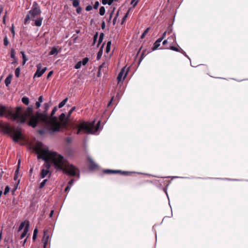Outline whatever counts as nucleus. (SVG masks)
Masks as SVG:
<instances>
[{"mask_svg": "<svg viewBox=\"0 0 248 248\" xmlns=\"http://www.w3.org/2000/svg\"><path fill=\"white\" fill-rule=\"evenodd\" d=\"M34 150L37 155L38 159H42L45 161L40 174L42 179L45 178L48 174L49 177L51 176L49 161H51L56 170H62L71 176H78V178L79 177L78 169L72 164H67L62 155L55 152L50 151L47 148L39 146L35 147Z\"/></svg>", "mask_w": 248, "mask_h": 248, "instance_id": "nucleus-1", "label": "nucleus"}, {"mask_svg": "<svg viewBox=\"0 0 248 248\" xmlns=\"http://www.w3.org/2000/svg\"><path fill=\"white\" fill-rule=\"evenodd\" d=\"M57 109V107L53 108L51 115H48L47 120L44 121L42 125V128L38 130L39 134L43 135L48 133L50 135H53L56 132L60 131L61 124L59 122L58 118L54 116Z\"/></svg>", "mask_w": 248, "mask_h": 248, "instance_id": "nucleus-2", "label": "nucleus"}, {"mask_svg": "<svg viewBox=\"0 0 248 248\" xmlns=\"http://www.w3.org/2000/svg\"><path fill=\"white\" fill-rule=\"evenodd\" d=\"M43 107L44 109L43 112H40L37 111L35 115L31 116L28 123L29 126L35 128L36 127L37 125L39 124L42 126L44 122L47 120V118H48L47 111L49 108V105L48 103H46L44 104Z\"/></svg>", "mask_w": 248, "mask_h": 248, "instance_id": "nucleus-3", "label": "nucleus"}, {"mask_svg": "<svg viewBox=\"0 0 248 248\" xmlns=\"http://www.w3.org/2000/svg\"><path fill=\"white\" fill-rule=\"evenodd\" d=\"M101 122L99 121L95 125V121L91 123L83 122L81 123L78 126L77 134L81 133H87L95 134L100 128Z\"/></svg>", "mask_w": 248, "mask_h": 248, "instance_id": "nucleus-4", "label": "nucleus"}, {"mask_svg": "<svg viewBox=\"0 0 248 248\" xmlns=\"http://www.w3.org/2000/svg\"><path fill=\"white\" fill-rule=\"evenodd\" d=\"M5 115L6 117H10L12 120L19 124L25 123L27 120V116L25 114H22V108L20 106L16 108L15 113L11 110H6Z\"/></svg>", "mask_w": 248, "mask_h": 248, "instance_id": "nucleus-5", "label": "nucleus"}, {"mask_svg": "<svg viewBox=\"0 0 248 248\" xmlns=\"http://www.w3.org/2000/svg\"><path fill=\"white\" fill-rule=\"evenodd\" d=\"M41 13L42 11L39 5L36 1H34L29 14L26 15L24 19V24H27L30 20H34V18L40 16Z\"/></svg>", "mask_w": 248, "mask_h": 248, "instance_id": "nucleus-6", "label": "nucleus"}, {"mask_svg": "<svg viewBox=\"0 0 248 248\" xmlns=\"http://www.w3.org/2000/svg\"><path fill=\"white\" fill-rule=\"evenodd\" d=\"M69 117H68V115L66 117L65 114L64 113H62L59 116V122L61 124V128L62 127H66L69 122Z\"/></svg>", "mask_w": 248, "mask_h": 248, "instance_id": "nucleus-7", "label": "nucleus"}, {"mask_svg": "<svg viewBox=\"0 0 248 248\" xmlns=\"http://www.w3.org/2000/svg\"><path fill=\"white\" fill-rule=\"evenodd\" d=\"M42 64L39 63L37 64V71L35 72L34 77H37L38 78L40 77L46 70L47 68L46 67H44L42 69Z\"/></svg>", "mask_w": 248, "mask_h": 248, "instance_id": "nucleus-8", "label": "nucleus"}, {"mask_svg": "<svg viewBox=\"0 0 248 248\" xmlns=\"http://www.w3.org/2000/svg\"><path fill=\"white\" fill-rule=\"evenodd\" d=\"M103 172H104V173L108 174H112V173H121V174L125 175H128L129 174H130L131 173L130 172H129V171H122L120 170H109V169L105 170L103 171Z\"/></svg>", "mask_w": 248, "mask_h": 248, "instance_id": "nucleus-9", "label": "nucleus"}, {"mask_svg": "<svg viewBox=\"0 0 248 248\" xmlns=\"http://www.w3.org/2000/svg\"><path fill=\"white\" fill-rule=\"evenodd\" d=\"M125 67L122 68L118 75L117 79L118 82L121 81L122 80H124L127 75L128 71L125 72Z\"/></svg>", "mask_w": 248, "mask_h": 248, "instance_id": "nucleus-10", "label": "nucleus"}, {"mask_svg": "<svg viewBox=\"0 0 248 248\" xmlns=\"http://www.w3.org/2000/svg\"><path fill=\"white\" fill-rule=\"evenodd\" d=\"M49 242V236L46 231H44V236L42 238V243H43V248H46L47 244Z\"/></svg>", "mask_w": 248, "mask_h": 248, "instance_id": "nucleus-11", "label": "nucleus"}, {"mask_svg": "<svg viewBox=\"0 0 248 248\" xmlns=\"http://www.w3.org/2000/svg\"><path fill=\"white\" fill-rule=\"evenodd\" d=\"M22 139V135L21 132L16 130L13 133V139L15 142H17Z\"/></svg>", "mask_w": 248, "mask_h": 248, "instance_id": "nucleus-12", "label": "nucleus"}, {"mask_svg": "<svg viewBox=\"0 0 248 248\" xmlns=\"http://www.w3.org/2000/svg\"><path fill=\"white\" fill-rule=\"evenodd\" d=\"M88 160L90 162L89 169L91 170H94L97 169L98 165L93 161L90 156L88 157Z\"/></svg>", "mask_w": 248, "mask_h": 248, "instance_id": "nucleus-13", "label": "nucleus"}, {"mask_svg": "<svg viewBox=\"0 0 248 248\" xmlns=\"http://www.w3.org/2000/svg\"><path fill=\"white\" fill-rule=\"evenodd\" d=\"M29 226H30V224H29V222L26 224L24 229V230H23V232L22 233L21 236H20V239H23L24 237H25L26 236V235L27 234V233L28 232H29Z\"/></svg>", "mask_w": 248, "mask_h": 248, "instance_id": "nucleus-14", "label": "nucleus"}, {"mask_svg": "<svg viewBox=\"0 0 248 248\" xmlns=\"http://www.w3.org/2000/svg\"><path fill=\"white\" fill-rule=\"evenodd\" d=\"M34 22V25L36 27H40L42 25V21L43 20V17H39L36 19L34 18V20H32Z\"/></svg>", "mask_w": 248, "mask_h": 248, "instance_id": "nucleus-15", "label": "nucleus"}, {"mask_svg": "<svg viewBox=\"0 0 248 248\" xmlns=\"http://www.w3.org/2000/svg\"><path fill=\"white\" fill-rule=\"evenodd\" d=\"M104 45H105V43H103V45H102V46H101L100 50H99V51L98 52V53L97 54L96 59L97 60H99V59H100V58H101V57L102 56L103 47H104Z\"/></svg>", "mask_w": 248, "mask_h": 248, "instance_id": "nucleus-16", "label": "nucleus"}, {"mask_svg": "<svg viewBox=\"0 0 248 248\" xmlns=\"http://www.w3.org/2000/svg\"><path fill=\"white\" fill-rule=\"evenodd\" d=\"M32 108L31 107H29L27 108L26 111L23 112L22 114H25L27 116V118L30 116V115L32 114Z\"/></svg>", "mask_w": 248, "mask_h": 248, "instance_id": "nucleus-17", "label": "nucleus"}, {"mask_svg": "<svg viewBox=\"0 0 248 248\" xmlns=\"http://www.w3.org/2000/svg\"><path fill=\"white\" fill-rule=\"evenodd\" d=\"M6 111V108L3 105H0V117L4 116Z\"/></svg>", "mask_w": 248, "mask_h": 248, "instance_id": "nucleus-18", "label": "nucleus"}, {"mask_svg": "<svg viewBox=\"0 0 248 248\" xmlns=\"http://www.w3.org/2000/svg\"><path fill=\"white\" fill-rule=\"evenodd\" d=\"M12 78V75H9L5 80V84L6 86H8L11 83Z\"/></svg>", "mask_w": 248, "mask_h": 248, "instance_id": "nucleus-19", "label": "nucleus"}, {"mask_svg": "<svg viewBox=\"0 0 248 248\" xmlns=\"http://www.w3.org/2000/svg\"><path fill=\"white\" fill-rule=\"evenodd\" d=\"M59 53L58 49L56 47H54L52 48L51 51L49 52V54L50 55H57Z\"/></svg>", "mask_w": 248, "mask_h": 248, "instance_id": "nucleus-20", "label": "nucleus"}, {"mask_svg": "<svg viewBox=\"0 0 248 248\" xmlns=\"http://www.w3.org/2000/svg\"><path fill=\"white\" fill-rule=\"evenodd\" d=\"M20 163V160H19L18 161V168H17V169L16 170L15 176H14V180H16V179L18 178V174Z\"/></svg>", "mask_w": 248, "mask_h": 248, "instance_id": "nucleus-21", "label": "nucleus"}, {"mask_svg": "<svg viewBox=\"0 0 248 248\" xmlns=\"http://www.w3.org/2000/svg\"><path fill=\"white\" fill-rule=\"evenodd\" d=\"M104 34L103 33H101L99 35L98 42L97 44V47L99 46V45L101 44L104 39Z\"/></svg>", "mask_w": 248, "mask_h": 248, "instance_id": "nucleus-22", "label": "nucleus"}, {"mask_svg": "<svg viewBox=\"0 0 248 248\" xmlns=\"http://www.w3.org/2000/svg\"><path fill=\"white\" fill-rule=\"evenodd\" d=\"M20 53L22 54V58H23L22 64L24 65L26 63V62L28 61V59L26 58V56L23 51H21Z\"/></svg>", "mask_w": 248, "mask_h": 248, "instance_id": "nucleus-23", "label": "nucleus"}, {"mask_svg": "<svg viewBox=\"0 0 248 248\" xmlns=\"http://www.w3.org/2000/svg\"><path fill=\"white\" fill-rule=\"evenodd\" d=\"M22 102L26 105H28L29 104V99L26 96H24L22 98Z\"/></svg>", "mask_w": 248, "mask_h": 248, "instance_id": "nucleus-24", "label": "nucleus"}, {"mask_svg": "<svg viewBox=\"0 0 248 248\" xmlns=\"http://www.w3.org/2000/svg\"><path fill=\"white\" fill-rule=\"evenodd\" d=\"M68 98H66L64 100H63L61 102H60L59 104V108H62L63 107L65 104H66V102L67 101Z\"/></svg>", "mask_w": 248, "mask_h": 248, "instance_id": "nucleus-25", "label": "nucleus"}, {"mask_svg": "<svg viewBox=\"0 0 248 248\" xmlns=\"http://www.w3.org/2000/svg\"><path fill=\"white\" fill-rule=\"evenodd\" d=\"M160 43H158L156 41H155L154 44V46L152 48V50L155 51L156 49L158 48V47L160 46Z\"/></svg>", "mask_w": 248, "mask_h": 248, "instance_id": "nucleus-26", "label": "nucleus"}, {"mask_svg": "<svg viewBox=\"0 0 248 248\" xmlns=\"http://www.w3.org/2000/svg\"><path fill=\"white\" fill-rule=\"evenodd\" d=\"M105 8L104 6H101L99 9V14L100 16H104L105 14Z\"/></svg>", "mask_w": 248, "mask_h": 248, "instance_id": "nucleus-27", "label": "nucleus"}, {"mask_svg": "<svg viewBox=\"0 0 248 248\" xmlns=\"http://www.w3.org/2000/svg\"><path fill=\"white\" fill-rule=\"evenodd\" d=\"M168 40L170 43H172V42H176V37L175 36H173V35L170 36V37H168Z\"/></svg>", "mask_w": 248, "mask_h": 248, "instance_id": "nucleus-28", "label": "nucleus"}, {"mask_svg": "<svg viewBox=\"0 0 248 248\" xmlns=\"http://www.w3.org/2000/svg\"><path fill=\"white\" fill-rule=\"evenodd\" d=\"M47 181V179H44L40 184L39 188L42 189L46 185V182Z\"/></svg>", "mask_w": 248, "mask_h": 248, "instance_id": "nucleus-29", "label": "nucleus"}, {"mask_svg": "<svg viewBox=\"0 0 248 248\" xmlns=\"http://www.w3.org/2000/svg\"><path fill=\"white\" fill-rule=\"evenodd\" d=\"M20 67H17L16 69L15 70V76L16 78H18L20 75Z\"/></svg>", "mask_w": 248, "mask_h": 248, "instance_id": "nucleus-30", "label": "nucleus"}, {"mask_svg": "<svg viewBox=\"0 0 248 248\" xmlns=\"http://www.w3.org/2000/svg\"><path fill=\"white\" fill-rule=\"evenodd\" d=\"M89 61V59L87 57L84 58L82 61H80L83 65H85Z\"/></svg>", "mask_w": 248, "mask_h": 248, "instance_id": "nucleus-31", "label": "nucleus"}, {"mask_svg": "<svg viewBox=\"0 0 248 248\" xmlns=\"http://www.w3.org/2000/svg\"><path fill=\"white\" fill-rule=\"evenodd\" d=\"M79 5V0H74L73 1V6L74 7H77Z\"/></svg>", "mask_w": 248, "mask_h": 248, "instance_id": "nucleus-32", "label": "nucleus"}, {"mask_svg": "<svg viewBox=\"0 0 248 248\" xmlns=\"http://www.w3.org/2000/svg\"><path fill=\"white\" fill-rule=\"evenodd\" d=\"M150 30V28H147L143 32V33L141 34L140 36L141 39H143L145 36V35Z\"/></svg>", "mask_w": 248, "mask_h": 248, "instance_id": "nucleus-33", "label": "nucleus"}, {"mask_svg": "<svg viewBox=\"0 0 248 248\" xmlns=\"http://www.w3.org/2000/svg\"><path fill=\"white\" fill-rule=\"evenodd\" d=\"M25 226H26L25 222H21L19 226L18 232L21 231L25 227Z\"/></svg>", "mask_w": 248, "mask_h": 248, "instance_id": "nucleus-34", "label": "nucleus"}, {"mask_svg": "<svg viewBox=\"0 0 248 248\" xmlns=\"http://www.w3.org/2000/svg\"><path fill=\"white\" fill-rule=\"evenodd\" d=\"M11 57L12 59H15L16 58V52L15 49H12L11 50Z\"/></svg>", "mask_w": 248, "mask_h": 248, "instance_id": "nucleus-35", "label": "nucleus"}, {"mask_svg": "<svg viewBox=\"0 0 248 248\" xmlns=\"http://www.w3.org/2000/svg\"><path fill=\"white\" fill-rule=\"evenodd\" d=\"M129 11H130V10H129L127 13L125 14V15H124V16L123 17V19H122V24H123V23H124L127 17H128V14H129Z\"/></svg>", "mask_w": 248, "mask_h": 248, "instance_id": "nucleus-36", "label": "nucleus"}, {"mask_svg": "<svg viewBox=\"0 0 248 248\" xmlns=\"http://www.w3.org/2000/svg\"><path fill=\"white\" fill-rule=\"evenodd\" d=\"M140 0H132L131 4H133V7H135Z\"/></svg>", "mask_w": 248, "mask_h": 248, "instance_id": "nucleus-37", "label": "nucleus"}, {"mask_svg": "<svg viewBox=\"0 0 248 248\" xmlns=\"http://www.w3.org/2000/svg\"><path fill=\"white\" fill-rule=\"evenodd\" d=\"M82 65L81 62L79 61L75 65V68L77 69H79Z\"/></svg>", "mask_w": 248, "mask_h": 248, "instance_id": "nucleus-38", "label": "nucleus"}, {"mask_svg": "<svg viewBox=\"0 0 248 248\" xmlns=\"http://www.w3.org/2000/svg\"><path fill=\"white\" fill-rule=\"evenodd\" d=\"M75 108H76L75 107H74L72 108H71V109L68 112V117H69V118L70 117L72 113L75 110Z\"/></svg>", "mask_w": 248, "mask_h": 248, "instance_id": "nucleus-39", "label": "nucleus"}, {"mask_svg": "<svg viewBox=\"0 0 248 248\" xmlns=\"http://www.w3.org/2000/svg\"><path fill=\"white\" fill-rule=\"evenodd\" d=\"M98 32H96L95 34L93 36V44H95L96 41H97V39L98 38Z\"/></svg>", "mask_w": 248, "mask_h": 248, "instance_id": "nucleus-40", "label": "nucleus"}, {"mask_svg": "<svg viewBox=\"0 0 248 248\" xmlns=\"http://www.w3.org/2000/svg\"><path fill=\"white\" fill-rule=\"evenodd\" d=\"M145 56V55H144V52L143 51L142 52L140 58V59L139 62V64H140V62L143 60V59H144Z\"/></svg>", "mask_w": 248, "mask_h": 248, "instance_id": "nucleus-41", "label": "nucleus"}, {"mask_svg": "<svg viewBox=\"0 0 248 248\" xmlns=\"http://www.w3.org/2000/svg\"><path fill=\"white\" fill-rule=\"evenodd\" d=\"M10 187L9 186H6L5 188V190L4 191V194L6 195L10 191Z\"/></svg>", "mask_w": 248, "mask_h": 248, "instance_id": "nucleus-42", "label": "nucleus"}, {"mask_svg": "<svg viewBox=\"0 0 248 248\" xmlns=\"http://www.w3.org/2000/svg\"><path fill=\"white\" fill-rule=\"evenodd\" d=\"M3 41H4V46H8V45L9 44V41L8 40V38L6 36L4 37Z\"/></svg>", "mask_w": 248, "mask_h": 248, "instance_id": "nucleus-43", "label": "nucleus"}, {"mask_svg": "<svg viewBox=\"0 0 248 248\" xmlns=\"http://www.w3.org/2000/svg\"><path fill=\"white\" fill-rule=\"evenodd\" d=\"M170 49L171 50H173V51H176V52L180 51L179 49H178V48H177L176 47L174 46H170Z\"/></svg>", "mask_w": 248, "mask_h": 248, "instance_id": "nucleus-44", "label": "nucleus"}, {"mask_svg": "<svg viewBox=\"0 0 248 248\" xmlns=\"http://www.w3.org/2000/svg\"><path fill=\"white\" fill-rule=\"evenodd\" d=\"M114 11H115V8H113V10L110 13L109 17V18H108V21H109L111 20V18H112V17L113 16V15L114 14Z\"/></svg>", "mask_w": 248, "mask_h": 248, "instance_id": "nucleus-45", "label": "nucleus"}, {"mask_svg": "<svg viewBox=\"0 0 248 248\" xmlns=\"http://www.w3.org/2000/svg\"><path fill=\"white\" fill-rule=\"evenodd\" d=\"M99 5V2L98 1H96L93 5V8L94 9H97Z\"/></svg>", "mask_w": 248, "mask_h": 248, "instance_id": "nucleus-46", "label": "nucleus"}, {"mask_svg": "<svg viewBox=\"0 0 248 248\" xmlns=\"http://www.w3.org/2000/svg\"><path fill=\"white\" fill-rule=\"evenodd\" d=\"M180 51H179L180 52H181V53L184 54L186 57H187L190 60V58H189L188 55L186 54V53L183 49H180Z\"/></svg>", "mask_w": 248, "mask_h": 248, "instance_id": "nucleus-47", "label": "nucleus"}, {"mask_svg": "<svg viewBox=\"0 0 248 248\" xmlns=\"http://www.w3.org/2000/svg\"><path fill=\"white\" fill-rule=\"evenodd\" d=\"M119 15V11L117 12L116 15V16H115V17L113 18V25H115V23H116V19H117V18L118 17Z\"/></svg>", "mask_w": 248, "mask_h": 248, "instance_id": "nucleus-48", "label": "nucleus"}, {"mask_svg": "<svg viewBox=\"0 0 248 248\" xmlns=\"http://www.w3.org/2000/svg\"><path fill=\"white\" fill-rule=\"evenodd\" d=\"M92 9H93V7L91 5H89L87 6L86 7V10L87 11H90Z\"/></svg>", "mask_w": 248, "mask_h": 248, "instance_id": "nucleus-49", "label": "nucleus"}, {"mask_svg": "<svg viewBox=\"0 0 248 248\" xmlns=\"http://www.w3.org/2000/svg\"><path fill=\"white\" fill-rule=\"evenodd\" d=\"M122 95V93H120V92H118L116 96L115 99H117L118 100L120 99Z\"/></svg>", "mask_w": 248, "mask_h": 248, "instance_id": "nucleus-50", "label": "nucleus"}, {"mask_svg": "<svg viewBox=\"0 0 248 248\" xmlns=\"http://www.w3.org/2000/svg\"><path fill=\"white\" fill-rule=\"evenodd\" d=\"M82 11V8L80 6H78L77 7L76 12L78 14H80Z\"/></svg>", "mask_w": 248, "mask_h": 248, "instance_id": "nucleus-51", "label": "nucleus"}, {"mask_svg": "<svg viewBox=\"0 0 248 248\" xmlns=\"http://www.w3.org/2000/svg\"><path fill=\"white\" fill-rule=\"evenodd\" d=\"M74 182V179H71L69 182H68V186H69L70 187H71V186H72V185L73 184Z\"/></svg>", "mask_w": 248, "mask_h": 248, "instance_id": "nucleus-52", "label": "nucleus"}, {"mask_svg": "<svg viewBox=\"0 0 248 248\" xmlns=\"http://www.w3.org/2000/svg\"><path fill=\"white\" fill-rule=\"evenodd\" d=\"M108 0H102V3L103 5L108 4Z\"/></svg>", "mask_w": 248, "mask_h": 248, "instance_id": "nucleus-53", "label": "nucleus"}, {"mask_svg": "<svg viewBox=\"0 0 248 248\" xmlns=\"http://www.w3.org/2000/svg\"><path fill=\"white\" fill-rule=\"evenodd\" d=\"M41 103L40 102H38V101H37L35 103V105H36V108H38L40 107L41 106Z\"/></svg>", "mask_w": 248, "mask_h": 248, "instance_id": "nucleus-54", "label": "nucleus"}, {"mask_svg": "<svg viewBox=\"0 0 248 248\" xmlns=\"http://www.w3.org/2000/svg\"><path fill=\"white\" fill-rule=\"evenodd\" d=\"M11 32H12V33L13 34V36L14 37L15 35V31H14V28L13 26L11 28Z\"/></svg>", "mask_w": 248, "mask_h": 248, "instance_id": "nucleus-55", "label": "nucleus"}, {"mask_svg": "<svg viewBox=\"0 0 248 248\" xmlns=\"http://www.w3.org/2000/svg\"><path fill=\"white\" fill-rule=\"evenodd\" d=\"M38 102H40V103H42L43 101V96H40L39 97V98H38Z\"/></svg>", "mask_w": 248, "mask_h": 248, "instance_id": "nucleus-56", "label": "nucleus"}, {"mask_svg": "<svg viewBox=\"0 0 248 248\" xmlns=\"http://www.w3.org/2000/svg\"><path fill=\"white\" fill-rule=\"evenodd\" d=\"M110 47H109L108 46H107L106 48V52L108 53L110 51Z\"/></svg>", "mask_w": 248, "mask_h": 248, "instance_id": "nucleus-57", "label": "nucleus"}, {"mask_svg": "<svg viewBox=\"0 0 248 248\" xmlns=\"http://www.w3.org/2000/svg\"><path fill=\"white\" fill-rule=\"evenodd\" d=\"M106 63L105 62H103L100 66H99V69H101L102 68L106 66Z\"/></svg>", "mask_w": 248, "mask_h": 248, "instance_id": "nucleus-58", "label": "nucleus"}, {"mask_svg": "<svg viewBox=\"0 0 248 248\" xmlns=\"http://www.w3.org/2000/svg\"><path fill=\"white\" fill-rule=\"evenodd\" d=\"M101 28L102 29H104L105 28V21H103L101 24Z\"/></svg>", "mask_w": 248, "mask_h": 248, "instance_id": "nucleus-59", "label": "nucleus"}, {"mask_svg": "<svg viewBox=\"0 0 248 248\" xmlns=\"http://www.w3.org/2000/svg\"><path fill=\"white\" fill-rule=\"evenodd\" d=\"M52 74H53V71H50V72L48 73V75H47V78H49V77H50L52 75Z\"/></svg>", "mask_w": 248, "mask_h": 248, "instance_id": "nucleus-60", "label": "nucleus"}, {"mask_svg": "<svg viewBox=\"0 0 248 248\" xmlns=\"http://www.w3.org/2000/svg\"><path fill=\"white\" fill-rule=\"evenodd\" d=\"M163 40V39L162 38H161V37L159 38H158L156 41L158 43H160Z\"/></svg>", "mask_w": 248, "mask_h": 248, "instance_id": "nucleus-61", "label": "nucleus"}, {"mask_svg": "<svg viewBox=\"0 0 248 248\" xmlns=\"http://www.w3.org/2000/svg\"><path fill=\"white\" fill-rule=\"evenodd\" d=\"M111 45V41H108L107 44V46H108L110 47Z\"/></svg>", "mask_w": 248, "mask_h": 248, "instance_id": "nucleus-62", "label": "nucleus"}, {"mask_svg": "<svg viewBox=\"0 0 248 248\" xmlns=\"http://www.w3.org/2000/svg\"><path fill=\"white\" fill-rule=\"evenodd\" d=\"M37 233H38V229H35L34 230V231H33V234H36L37 235Z\"/></svg>", "mask_w": 248, "mask_h": 248, "instance_id": "nucleus-63", "label": "nucleus"}, {"mask_svg": "<svg viewBox=\"0 0 248 248\" xmlns=\"http://www.w3.org/2000/svg\"><path fill=\"white\" fill-rule=\"evenodd\" d=\"M71 187L69 186H66V187L65 189V191H67L70 190Z\"/></svg>", "mask_w": 248, "mask_h": 248, "instance_id": "nucleus-64", "label": "nucleus"}]
</instances>
